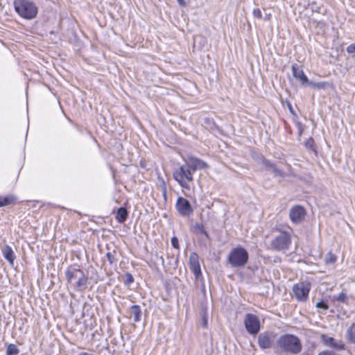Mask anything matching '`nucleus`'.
I'll use <instances>...</instances> for the list:
<instances>
[{
    "label": "nucleus",
    "instance_id": "13",
    "mask_svg": "<svg viewBox=\"0 0 355 355\" xmlns=\"http://www.w3.org/2000/svg\"><path fill=\"white\" fill-rule=\"evenodd\" d=\"M189 267L196 279H198L199 277L202 275L200 265L199 263V257L196 252H191L190 254Z\"/></svg>",
    "mask_w": 355,
    "mask_h": 355
},
{
    "label": "nucleus",
    "instance_id": "6",
    "mask_svg": "<svg viewBox=\"0 0 355 355\" xmlns=\"http://www.w3.org/2000/svg\"><path fill=\"white\" fill-rule=\"evenodd\" d=\"M248 258L247 250L243 248L237 247L230 251L228 255V261L234 268L241 267L248 262Z\"/></svg>",
    "mask_w": 355,
    "mask_h": 355
},
{
    "label": "nucleus",
    "instance_id": "15",
    "mask_svg": "<svg viewBox=\"0 0 355 355\" xmlns=\"http://www.w3.org/2000/svg\"><path fill=\"white\" fill-rule=\"evenodd\" d=\"M291 70L293 76L296 78L300 80L302 85L308 84L309 79L307 76L304 73L303 70L301 69L297 64H293L291 66Z\"/></svg>",
    "mask_w": 355,
    "mask_h": 355
},
{
    "label": "nucleus",
    "instance_id": "30",
    "mask_svg": "<svg viewBox=\"0 0 355 355\" xmlns=\"http://www.w3.org/2000/svg\"><path fill=\"white\" fill-rule=\"evenodd\" d=\"M171 243L172 246L174 248H175V249L180 248L178 239L176 236H173L171 238Z\"/></svg>",
    "mask_w": 355,
    "mask_h": 355
},
{
    "label": "nucleus",
    "instance_id": "20",
    "mask_svg": "<svg viewBox=\"0 0 355 355\" xmlns=\"http://www.w3.org/2000/svg\"><path fill=\"white\" fill-rule=\"evenodd\" d=\"M309 86H311L312 88L315 89H324L327 87H331L332 85L327 82H313V81H309L308 84Z\"/></svg>",
    "mask_w": 355,
    "mask_h": 355
},
{
    "label": "nucleus",
    "instance_id": "9",
    "mask_svg": "<svg viewBox=\"0 0 355 355\" xmlns=\"http://www.w3.org/2000/svg\"><path fill=\"white\" fill-rule=\"evenodd\" d=\"M275 339V334L272 331H264L258 336V345L262 350L272 347Z\"/></svg>",
    "mask_w": 355,
    "mask_h": 355
},
{
    "label": "nucleus",
    "instance_id": "14",
    "mask_svg": "<svg viewBox=\"0 0 355 355\" xmlns=\"http://www.w3.org/2000/svg\"><path fill=\"white\" fill-rule=\"evenodd\" d=\"M304 209L300 205H296L292 207L289 211V217L293 223H300L305 216Z\"/></svg>",
    "mask_w": 355,
    "mask_h": 355
},
{
    "label": "nucleus",
    "instance_id": "33",
    "mask_svg": "<svg viewBox=\"0 0 355 355\" xmlns=\"http://www.w3.org/2000/svg\"><path fill=\"white\" fill-rule=\"evenodd\" d=\"M346 51L348 53H355V43L349 44L347 49Z\"/></svg>",
    "mask_w": 355,
    "mask_h": 355
},
{
    "label": "nucleus",
    "instance_id": "36",
    "mask_svg": "<svg viewBox=\"0 0 355 355\" xmlns=\"http://www.w3.org/2000/svg\"><path fill=\"white\" fill-rule=\"evenodd\" d=\"M180 6H185V1L184 0H177Z\"/></svg>",
    "mask_w": 355,
    "mask_h": 355
},
{
    "label": "nucleus",
    "instance_id": "1",
    "mask_svg": "<svg viewBox=\"0 0 355 355\" xmlns=\"http://www.w3.org/2000/svg\"><path fill=\"white\" fill-rule=\"evenodd\" d=\"M276 343L279 349L286 354H298L302 349L301 340L293 334H285L281 335Z\"/></svg>",
    "mask_w": 355,
    "mask_h": 355
},
{
    "label": "nucleus",
    "instance_id": "19",
    "mask_svg": "<svg viewBox=\"0 0 355 355\" xmlns=\"http://www.w3.org/2000/svg\"><path fill=\"white\" fill-rule=\"evenodd\" d=\"M17 198L12 195L0 196V207L15 203Z\"/></svg>",
    "mask_w": 355,
    "mask_h": 355
},
{
    "label": "nucleus",
    "instance_id": "11",
    "mask_svg": "<svg viewBox=\"0 0 355 355\" xmlns=\"http://www.w3.org/2000/svg\"><path fill=\"white\" fill-rule=\"evenodd\" d=\"M184 160L193 174L197 170H202L209 167L205 162L193 156H188Z\"/></svg>",
    "mask_w": 355,
    "mask_h": 355
},
{
    "label": "nucleus",
    "instance_id": "12",
    "mask_svg": "<svg viewBox=\"0 0 355 355\" xmlns=\"http://www.w3.org/2000/svg\"><path fill=\"white\" fill-rule=\"evenodd\" d=\"M321 341L322 343L331 348H333L336 350H343L345 349V344L340 341L337 340L333 337L329 336L325 334L321 335Z\"/></svg>",
    "mask_w": 355,
    "mask_h": 355
},
{
    "label": "nucleus",
    "instance_id": "2",
    "mask_svg": "<svg viewBox=\"0 0 355 355\" xmlns=\"http://www.w3.org/2000/svg\"><path fill=\"white\" fill-rule=\"evenodd\" d=\"M65 277L67 282L76 291H83L87 284L88 277L85 273L79 268H69L65 271Z\"/></svg>",
    "mask_w": 355,
    "mask_h": 355
},
{
    "label": "nucleus",
    "instance_id": "37",
    "mask_svg": "<svg viewBox=\"0 0 355 355\" xmlns=\"http://www.w3.org/2000/svg\"><path fill=\"white\" fill-rule=\"evenodd\" d=\"M270 14L266 15L265 16V20H268V19H270Z\"/></svg>",
    "mask_w": 355,
    "mask_h": 355
},
{
    "label": "nucleus",
    "instance_id": "8",
    "mask_svg": "<svg viewBox=\"0 0 355 355\" xmlns=\"http://www.w3.org/2000/svg\"><path fill=\"white\" fill-rule=\"evenodd\" d=\"M244 324L247 331L252 334H257L260 329V322L256 315L248 313L245 316Z\"/></svg>",
    "mask_w": 355,
    "mask_h": 355
},
{
    "label": "nucleus",
    "instance_id": "17",
    "mask_svg": "<svg viewBox=\"0 0 355 355\" xmlns=\"http://www.w3.org/2000/svg\"><path fill=\"white\" fill-rule=\"evenodd\" d=\"M128 212L125 207H121L118 209L115 216L116 220L120 223H124L128 218Z\"/></svg>",
    "mask_w": 355,
    "mask_h": 355
},
{
    "label": "nucleus",
    "instance_id": "21",
    "mask_svg": "<svg viewBox=\"0 0 355 355\" xmlns=\"http://www.w3.org/2000/svg\"><path fill=\"white\" fill-rule=\"evenodd\" d=\"M130 310L134 316V322H139L141 318V310L140 306L139 305H132L130 306Z\"/></svg>",
    "mask_w": 355,
    "mask_h": 355
},
{
    "label": "nucleus",
    "instance_id": "24",
    "mask_svg": "<svg viewBox=\"0 0 355 355\" xmlns=\"http://www.w3.org/2000/svg\"><path fill=\"white\" fill-rule=\"evenodd\" d=\"M337 257L331 252H328L325 256V263L331 264L336 262Z\"/></svg>",
    "mask_w": 355,
    "mask_h": 355
},
{
    "label": "nucleus",
    "instance_id": "34",
    "mask_svg": "<svg viewBox=\"0 0 355 355\" xmlns=\"http://www.w3.org/2000/svg\"><path fill=\"white\" fill-rule=\"evenodd\" d=\"M297 130H298V135L300 136L304 131V125H302V123L297 122Z\"/></svg>",
    "mask_w": 355,
    "mask_h": 355
},
{
    "label": "nucleus",
    "instance_id": "18",
    "mask_svg": "<svg viewBox=\"0 0 355 355\" xmlns=\"http://www.w3.org/2000/svg\"><path fill=\"white\" fill-rule=\"evenodd\" d=\"M263 164L267 168L271 169L275 175H277L280 177H284V172L279 170L274 164H272L270 161L263 159L262 161Z\"/></svg>",
    "mask_w": 355,
    "mask_h": 355
},
{
    "label": "nucleus",
    "instance_id": "38",
    "mask_svg": "<svg viewBox=\"0 0 355 355\" xmlns=\"http://www.w3.org/2000/svg\"><path fill=\"white\" fill-rule=\"evenodd\" d=\"M163 193H164V197H166V187H164V189H163Z\"/></svg>",
    "mask_w": 355,
    "mask_h": 355
},
{
    "label": "nucleus",
    "instance_id": "23",
    "mask_svg": "<svg viewBox=\"0 0 355 355\" xmlns=\"http://www.w3.org/2000/svg\"><path fill=\"white\" fill-rule=\"evenodd\" d=\"M19 349L15 344H9L6 349V355H17Z\"/></svg>",
    "mask_w": 355,
    "mask_h": 355
},
{
    "label": "nucleus",
    "instance_id": "10",
    "mask_svg": "<svg viewBox=\"0 0 355 355\" xmlns=\"http://www.w3.org/2000/svg\"><path fill=\"white\" fill-rule=\"evenodd\" d=\"M175 208L181 216H189L193 212V209L188 200L183 197H179L176 201Z\"/></svg>",
    "mask_w": 355,
    "mask_h": 355
},
{
    "label": "nucleus",
    "instance_id": "7",
    "mask_svg": "<svg viewBox=\"0 0 355 355\" xmlns=\"http://www.w3.org/2000/svg\"><path fill=\"white\" fill-rule=\"evenodd\" d=\"M310 289V283L301 282L294 284L292 290L298 301L305 302L308 299Z\"/></svg>",
    "mask_w": 355,
    "mask_h": 355
},
{
    "label": "nucleus",
    "instance_id": "22",
    "mask_svg": "<svg viewBox=\"0 0 355 355\" xmlns=\"http://www.w3.org/2000/svg\"><path fill=\"white\" fill-rule=\"evenodd\" d=\"M346 338L351 343H355V323H353L347 330Z\"/></svg>",
    "mask_w": 355,
    "mask_h": 355
},
{
    "label": "nucleus",
    "instance_id": "16",
    "mask_svg": "<svg viewBox=\"0 0 355 355\" xmlns=\"http://www.w3.org/2000/svg\"><path fill=\"white\" fill-rule=\"evenodd\" d=\"M1 253L10 265L13 266L16 256L12 248L8 245H5L1 249Z\"/></svg>",
    "mask_w": 355,
    "mask_h": 355
},
{
    "label": "nucleus",
    "instance_id": "26",
    "mask_svg": "<svg viewBox=\"0 0 355 355\" xmlns=\"http://www.w3.org/2000/svg\"><path fill=\"white\" fill-rule=\"evenodd\" d=\"M334 299L340 302H343V303H345V304L347 303V300H348L347 294L345 293H340L338 296H334Z\"/></svg>",
    "mask_w": 355,
    "mask_h": 355
},
{
    "label": "nucleus",
    "instance_id": "3",
    "mask_svg": "<svg viewBox=\"0 0 355 355\" xmlns=\"http://www.w3.org/2000/svg\"><path fill=\"white\" fill-rule=\"evenodd\" d=\"M15 11L23 18L32 19L37 14V8L35 3L30 0H15Z\"/></svg>",
    "mask_w": 355,
    "mask_h": 355
},
{
    "label": "nucleus",
    "instance_id": "4",
    "mask_svg": "<svg viewBox=\"0 0 355 355\" xmlns=\"http://www.w3.org/2000/svg\"><path fill=\"white\" fill-rule=\"evenodd\" d=\"M193 175L185 162L184 164L174 169L173 172V177L175 180L177 181L182 188L187 189H190L189 182L193 181Z\"/></svg>",
    "mask_w": 355,
    "mask_h": 355
},
{
    "label": "nucleus",
    "instance_id": "35",
    "mask_svg": "<svg viewBox=\"0 0 355 355\" xmlns=\"http://www.w3.org/2000/svg\"><path fill=\"white\" fill-rule=\"evenodd\" d=\"M196 227L199 229L200 232L205 235L206 236H208V234L207 231L205 230L202 225H197Z\"/></svg>",
    "mask_w": 355,
    "mask_h": 355
},
{
    "label": "nucleus",
    "instance_id": "25",
    "mask_svg": "<svg viewBox=\"0 0 355 355\" xmlns=\"http://www.w3.org/2000/svg\"><path fill=\"white\" fill-rule=\"evenodd\" d=\"M201 312H202L201 313V314H202V326L203 327H207V324H208V315L207 313V309L202 308Z\"/></svg>",
    "mask_w": 355,
    "mask_h": 355
},
{
    "label": "nucleus",
    "instance_id": "5",
    "mask_svg": "<svg viewBox=\"0 0 355 355\" xmlns=\"http://www.w3.org/2000/svg\"><path fill=\"white\" fill-rule=\"evenodd\" d=\"M291 244V235L286 231H281L270 242V248L277 252H285Z\"/></svg>",
    "mask_w": 355,
    "mask_h": 355
},
{
    "label": "nucleus",
    "instance_id": "32",
    "mask_svg": "<svg viewBox=\"0 0 355 355\" xmlns=\"http://www.w3.org/2000/svg\"><path fill=\"white\" fill-rule=\"evenodd\" d=\"M252 14H253V16L257 19H261V17H262L261 10L258 8L253 9Z\"/></svg>",
    "mask_w": 355,
    "mask_h": 355
},
{
    "label": "nucleus",
    "instance_id": "29",
    "mask_svg": "<svg viewBox=\"0 0 355 355\" xmlns=\"http://www.w3.org/2000/svg\"><path fill=\"white\" fill-rule=\"evenodd\" d=\"M106 257L107 258V260L110 264H113L116 262L117 259H116L114 254H113L112 252H108L106 254Z\"/></svg>",
    "mask_w": 355,
    "mask_h": 355
},
{
    "label": "nucleus",
    "instance_id": "31",
    "mask_svg": "<svg viewBox=\"0 0 355 355\" xmlns=\"http://www.w3.org/2000/svg\"><path fill=\"white\" fill-rule=\"evenodd\" d=\"M314 144V140L312 137H309L305 142L304 145L307 148L311 149Z\"/></svg>",
    "mask_w": 355,
    "mask_h": 355
},
{
    "label": "nucleus",
    "instance_id": "27",
    "mask_svg": "<svg viewBox=\"0 0 355 355\" xmlns=\"http://www.w3.org/2000/svg\"><path fill=\"white\" fill-rule=\"evenodd\" d=\"M133 282H134L133 276L130 272H127L125 274V279L123 281L124 284L126 286H129Z\"/></svg>",
    "mask_w": 355,
    "mask_h": 355
},
{
    "label": "nucleus",
    "instance_id": "28",
    "mask_svg": "<svg viewBox=\"0 0 355 355\" xmlns=\"http://www.w3.org/2000/svg\"><path fill=\"white\" fill-rule=\"evenodd\" d=\"M316 307L318 309H322L323 310H327L329 309V306L327 302L324 300H320L316 303Z\"/></svg>",
    "mask_w": 355,
    "mask_h": 355
}]
</instances>
